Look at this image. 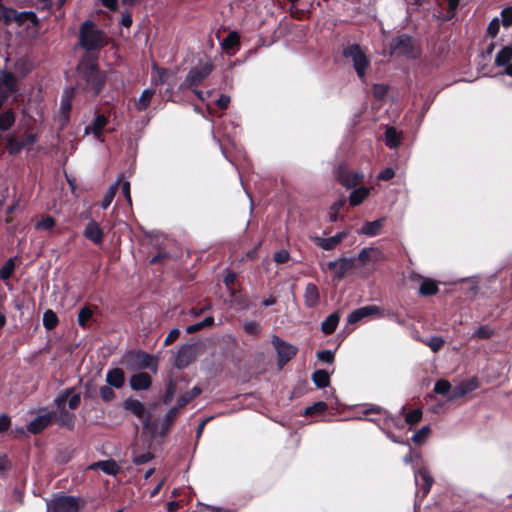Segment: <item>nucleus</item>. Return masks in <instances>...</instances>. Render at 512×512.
<instances>
[{
    "mask_svg": "<svg viewBox=\"0 0 512 512\" xmlns=\"http://www.w3.org/2000/svg\"><path fill=\"white\" fill-rule=\"evenodd\" d=\"M114 387L110 385H103L99 388V395L103 402L109 403L116 398V393L113 390Z\"/></svg>",
    "mask_w": 512,
    "mask_h": 512,
    "instance_id": "a19ab883",
    "label": "nucleus"
},
{
    "mask_svg": "<svg viewBox=\"0 0 512 512\" xmlns=\"http://www.w3.org/2000/svg\"><path fill=\"white\" fill-rule=\"evenodd\" d=\"M493 335L494 331L485 325L478 327V329L473 333V337L484 340L490 339Z\"/></svg>",
    "mask_w": 512,
    "mask_h": 512,
    "instance_id": "864d4df0",
    "label": "nucleus"
},
{
    "mask_svg": "<svg viewBox=\"0 0 512 512\" xmlns=\"http://www.w3.org/2000/svg\"><path fill=\"white\" fill-rule=\"evenodd\" d=\"M433 352L439 351L445 344V341L442 337L433 336L427 341L424 342Z\"/></svg>",
    "mask_w": 512,
    "mask_h": 512,
    "instance_id": "8fccbe9b",
    "label": "nucleus"
},
{
    "mask_svg": "<svg viewBox=\"0 0 512 512\" xmlns=\"http://www.w3.org/2000/svg\"><path fill=\"white\" fill-rule=\"evenodd\" d=\"M176 392H177V380L175 378L170 377L167 382L165 392L161 398V402L164 405L170 404L172 402Z\"/></svg>",
    "mask_w": 512,
    "mask_h": 512,
    "instance_id": "c756f323",
    "label": "nucleus"
},
{
    "mask_svg": "<svg viewBox=\"0 0 512 512\" xmlns=\"http://www.w3.org/2000/svg\"><path fill=\"white\" fill-rule=\"evenodd\" d=\"M74 92H72V88L70 91H66V95L62 97L61 100V110L63 114H69L72 109V98Z\"/></svg>",
    "mask_w": 512,
    "mask_h": 512,
    "instance_id": "09e8293b",
    "label": "nucleus"
},
{
    "mask_svg": "<svg viewBox=\"0 0 512 512\" xmlns=\"http://www.w3.org/2000/svg\"><path fill=\"white\" fill-rule=\"evenodd\" d=\"M355 261V258L340 257L337 260L328 262L327 267L330 271L334 272L333 279L339 281L346 276L348 271L355 267Z\"/></svg>",
    "mask_w": 512,
    "mask_h": 512,
    "instance_id": "9b49d317",
    "label": "nucleus"
},
{
    "mask_svg": "<svg viewBox=\"0 0 512 512\" xmlns=\"http://www.w3.org/2000/svg\"><path fill=\"white\" fill-rule=\"evenodd\" d=\"M15 114L10 109L0 114V131L9 130L15 123Z\"/></svg>",
    "mask_w": 512,
    "mask_h": 512,
    "instance_id": "e433bc0d",
    "label": "nucleus"
},
{
    "mask_svg": "<svg viewBox=\"0 0 512 512\" xmlns=\"http://www.w3.org/2000/svg\"><path fill=\"white\" fill-rule=\"evenodd\" d=\"M99 59H80L76 67V85L72 92H79L87 98L99 96L107 83V74L101 70Z\"/></svg>",
    "mask_w": 512,
    "mask_h": 512,
    "instance_id": "f257e3e1",
    "label": "nucleus"
},
{
    "mask_svg": "<svg viewBox=\"0 0 512 512\" xmlns=\"http://www.w3.org/2000/svg\"><path fill=\"white\" fill-rule=\"evenodd\" d=\"M391 48L398 54L412 59L419 56L414 39L407 34L395 37L391 42Z\"/></svg>",
    "mask_w": 512,
    "mask_h": 512,
    "instance_id": "1a4fd4ad",
    "label": "nucleus"
},
{
    "mask_svg": "<svg viewBox=\"0 0 512 512\" xmlns=\"http://www.w3.org/2000/svg\"><path fill=\"white\" fill-rule=\"evenodd\" d=\"M197 357L196 347L194 344L183 345L177 353L174 365L178 369H184L192 364Z\"/></svg>",
    "mask_w": 512,
    "mask_h": 512,
    "instance_id": "f8f14e48",
    "label": "nucleus"
},
{
    "mask_svg": "<svg viewBox=\"0 0 512 512\" xmlns=\"http://www.w3.org/2000/svg\"><path fill=\"white\" fill-rule=\"evenodd\" d=\"M240 46L239 34L235 31L230 32L222 41V47L224 50H234Z\"/></svg>",
    "mask_w": 512,
    "mask_h": 512,
    "instance_id": "473e14b6",
    "label": "nucleus"
},
{
    "mask_svg": "<svg viewBox=\"0 0 512 512\" xmlns=\"http://www.w3.org/2000/svg\"><path fill=\"white\" fill-rule=\"evenodd\" d=\"M237 281V274L235 272H228L223 279V283L225 284L227 290L230 292L231 296L235 295L234 285Z\"/></svg>",
    "mask_w": 512,
    "mask_h": 512,
    "instance_id": "49530a36",
    "label": "nucleus"
},
{
    "mask_svg": "<svg viewBox=\"0 0 512 512\" xmlns=\"http://www.w3.org/2000/svg\"><path fill=\"white\" fill-rule=\"evenodd\" d=\"M67 403H68V407L69 409L71 410H76L79 406H80V403H81V396L79 393H72L71 396L68 398L67 400Z\"/></svg>",
    "mask_w": 512,
    "mask_h": 512,
    "instance_id": "774afa93",
    "label": "nucleus"
},
{
    "mask_svg": "<svg viewBox=\"0 0 512 512\" xmlns=\"http://www.w3.org/2000/svg\"><path fill=\"white\" fill-rule=\"evenodd\" d=\"M169 258H170L169 253H167L165 251H160L150 259L149 263L152 265L161 264V263H164Z\"/></svg>",
    "mask_w": 512,
    "mask_h": 512,
    "instance_id": "338daca9",
    "label": "nucleus"
},
{
    "mask_svg": "<svg viewBox=\"0 0 512 512\" xmlns=\"http://www.w3.org/2000/svg\"><path fill=\"white\" fill-rule=\"evenodd\" d=\"M214 65L211 61L200 62L192 67L187 73L185 80L180 85L181 88L192 89L198 87L212 73Z\"/></svg>",
    "mask_w": 512,
    "mask_h": 512,
    "instance_id": "423d86ee",
    "label": "nucleus"
},
{
    "mask_svg": "<svg viewBox=\"0 0 512 512\" xmlns=\"http://www.w3.org/2000/svg\"><path fill=\"white\" fill-rule=\"evenodd\" d=\"M84 399H94L97 395V386L93 381H87L84 384Z\"/></svg>",
    "mask_w": 512,
    "mask_h": 512,
    "instance_id": "4d7b16f0",
    "label": "nucleus"
},
{
    "mask_svg": "<svg viewBox=\"0 0 512 512\" xmlns=\"http://www.w3.org/2000/svg\"><path fill=\"white\" fill-rule=\"evenodd\" d=\"M90 469H100L107 475L116 476L120 472V466L113 459L93 463Z\"/></svg>",
    "mask_w": 512,
    "mask_h": 512,
    "instance_id": "4be33fe9",
    "label": "nucleus"
},
{
    "mask_svg": "<svg viewBox=\"0 0 512 512\" xmlns=\"http://www.w3.org/2000/svg\"><path fill=\"white\" fill-rule=\"evenodd\" d=\"M94 315V311L89 305L83 306L79 312H78V324L82 328H87L88 322L91 320V318Z\"/></svg>",
    "mask_w": 512,
    "mask_h": 512,
    "instance_id": "72a5a7b5",
    "label": "nucleus"
},
{
    "mask_svg": "<svg viewBox=\"0 0 512 512\" xmlns=\"http://www.w3.org/2000/svg\"><path fill=\"white\" fill-rule=\"evenodd\" d=\"M129 384L133 391L148 390L152 386V377L147 372L139 371L130 377Z\"/></svg>",
    "mask_w": 512,
    "mask_h": 512,
    "instance_id": "f3484780",
    "label": "nucleus"
},
{
    "mask_svg": "<svg viewBox=\"0 0 512 512\" xmlns=\"http://www.w3.org/2000/svg\"><path fill=\"white\" fill-rule=\"evenodd\" d=\"M80 498L59 494L47 502L48 512H79Z\"/></svg>",
    "mask_w": 512,
    "mask_h": 512,
    "instance_id": "0eeeda50",
    "label": "nucleus"
},
{
    "mask_svg": "<svg viewBox=\"0 0 512 512\" xmlns=\"http://www.w3.org/2000/svg\"><path fill=\"white\" fill-rule=\"evenodd\" d=\"M385 221L386 218L382 217L371 222H366L359 230V234H363L369 237L377 236L380 234L381 229L385 224Z\"/></svg>",
    "mask_w": 512,
    "mask_h": 512,
    "instance_id": "412c9836",
    "label": "nucleus"
},
{
    "mask_svg": "<svg viewBox=\"0 0 512 512\" xmlns=\"http://www.w3.org/2000/svg\"><path fill=\"white\" fill-rule=\"evenodd\" d=\"M15 21L19 24H23L25 21H31L32 23H38V17L33 11H24L17 14Z\"/></svg>",
    "mask_w": 512,
    "mask_h": 512,
    "instance_id": "de8ad7c7",
    "label": "nucleus"
},
{
    "mask_svg": "<svg viewBox=\"0 0 512 512\" xmlns=\"http://www.w3.org/2000/svg\"><path fill=\"white\" fill-rule=\"evenodd\" d=\"M312 380L318 388H325L330 384V375L326 370L319 369L312 374Z\"/></svg>",
    "mask_w": 512,
    "mask_h": 512,
    "instance_id": "2f4dec72",
    "label": "nucleus"
},
{
    "mask_svg": "<svg viewBox=\"0 0 512 512\" xmlns=\"http://www.w3.org/2000/svg\"><path fill=\"white\" fill-rule=\"evenodd\" d=\"M53 418V412L39 415L27 425V430L34 435L40 434L53 423Z\"/></svg>",
    "mask_w": 512,
    "mask_h": 512,
    "instance_id": "dca6fc26",
    "label": "nucleus"
},
{
    "mask_svg": "<svg viewBox=\"0 0 512 512\" xmlns=\"http://www.w3.org/2000/svg\"><path fill=\"white\" fill-rule=\"evenodd\" d=\"M328 409V405L323 401H318L312 404L311 406H308L304 410L305 416H313L316 414H322Z\"/></svg>",
    "mask_w": 512,
    "mask_h": 512,
    "instance_id": "ea45409f",
    "label": "nucleus"
},
{
    "mask_svg": "<svg viewBox=\"0 0 512 512\" xmlns=\"http://www.w3.org/2000/svg\"><path fill=\"white\" fill-rule=\"evenodd\" d=\"M512 60V44L504 46L495 57V65L497 67H506Z\"/></svg>",
    "mask_w": 512,
    "mask_h": 512,
    "instance_id": "bb28decb",
    "label": "nucleus"
},
{
    "mask_svg": "<svg viewBox=\"0 0 512 512\" xmlns=\"http://www.w3.org/2000/svg\"><path fill=\"white\" fill-rule=\"evenodd\" d=\"M336 177L342 186L351 189L360 184L364 176L362 173L350 170L347 165L340 164L336 170Z\"/></svg>",
    "mask_w": 512,
    "mask_h": 512,
    "instance_id": "9d476101",
    "label": "nucleus"
},
{
    "mask_svg": "<svg viewBox=\"0 0 512 512\" xmlns=\"http://www.w3.org/2000/svg\"><path fill=\"white\" fill-rule=\"evenodd\" d=\"M348 234V231H341L336 235L328 238L315 236L313 238V242L316 246L322 248L323 250L331 251L335 249L344 239H346Z\"/></svg>",
    "mask_w": 512,
    "mask_h": 512,
    "instance_id": "ddd939ff",
    "label": "nucleus"
},
{
    "mask_svg": "<svg viewBox=\"0 0 512 512\" xmlns=\"http://www.w3.org/2000/svg\"><path fill=\"white\" fill-rule=\"evenodd\" d=\"M117 189H118V183H115L110 186V188L108 189V191L106 192V194L104 195V197L101 201V207L103 209H107L110 206L111 202L113 201V199L115 197Z\"/></svg>",
    "mask_w": 512,
    "mask_h": 512,
    "instance_id": "a18cd8bd",
    "label": "nucleus"
},
{
    "mask_svg": "<svg viewBox=\"0 0 512 512\" xmlns=\"http://www.w3.org/2000/svg\"><path fill=\"white\" fill-rule=\"evenodd\" d=\"M439 292L438 283L430 278H425L420 287H419V294L421 296H434Z\"/></svg>",
    "mask_w": 512,
    "mask_h": 512,
    "instance_id": "cd10ccee",
    "label": "nucleus"
},
{
    "mask_svg": "<svg viewBox=\"0 0 512 512\" xmlns=\"http://www.w3.org/2000/svg\"><path fill=\"white\" fill-rule=\"evenodd\" d=\"M451 389L452 386L448 380L440 379L435 383L433 391L439 395H447L451 392Z\"/></svg>",
    "mask_w": 512,
    "mask_h": 512,
    "instance_id": "c03bdc74",
    "label": "nucleus"
},
{
    "mask_svg": "<svg viewBox=\"0 0 512 512\" xmlns=\"http://www.w3.org/2000/svg\"><path fill=\"white\" fill-rule=\"evenodd\" d=\"M429 433H430L429 426H423L416 433H414V435L412 436V441L415 444L420 445V444H422L426 440V438L429 435Z\"/></svg>",
    "mask_w": 512,
    "mask_h": 512,
    "instance_id": "603ef678",
    "label": "nucleus"
},
{
    "mask_svg": "<svg viewBox=\"0 0 512 512\" xmlns=\"http://www.w3.org/2000/svg\"><path fill=\"white\" fill-rule=\"evenodd\" d=\"M108 36L92 20H85L79 28L78 42L84 50L81 59H99L101 50L108 45Z\"/></svg>",
    "mask_w": 512,
    "mask_h": 512,
    "instance_id": "f03ea898",
    "label": "nucleus"
},
{
    "mask_svg": "<svg viewBox=\"0 0 512 512\" xmlns=\"http://www.w3.org/2000/svg\"><path fill=\"white\" fill-rule=\"evenodd\" d=\"M343 56L352 60L357 76L359 79L365 80L366 70L370 66V60L362 51L361 46L356 43L348 45L343 50Z\"/></svg>",
    "mask_w": 512,
    "mask_h": 512,
    "instance_id": "39448f33",
    "label": "nucleus"
},
{
    "mask_svg": "<svg viewBox=\"0 0 512 512\" xmlns=\"http://www.w3.org/2000/svg\"><path fill=\"white\" fill-rule=\"evenodd\" d=\"M419 479L422 481L421 490H422L423 496H426L431 490V487L434 483V479L431 476L428 469H426V468L419 469L417 471V473L415 474L416 483H418Z\"/></svg>",
    "mask_w": 512,
    "mask_h": 512,
    "instance_id": "5701e85b",
    "label": "nucleus"
},
{
    "mask_svg": "<svg viewBox=\"0 0 512 512\" xmlns=\"http://www.w3.org/2000/svg\"><path fill=\"white\" fill-rule=\"evenodd\" d=\"M317 358L323 363L331 364L335 359V355L331 350H323L318 352Z\"/></svg>",
    "mask_w": 512,
    "mask_h": 512,
    "instance_id": "e2e57ef3",
    "label": "nucleus"
},
{
    "mask_svg": "<svg viewBox=\"0 0 512 512\" xmlns=\"http://www.w3.org/2000/svg\"><path fill=\"white\" fill-rule=\"evenodd\" d=\"M376 252L379 257L376 260L382 259L383 253L379 249L374 248H363L358 254V260L363 264H366L371 259V253Z\"/></svg>",
    "mask_w": 512,
    "mask_h": 512,
    "instance_id": "37998d69",
    "label": "nucleus"
},
{
    "mask_svg": "<svg viewBox=\"0 0 512 512\" xmlns=\"http://www.w3.org/2000/svg\"><path fill=\"white\" fill-rule=\"evenodd\" d=\"M358 311L361 312L363 319L366 317H369L372 315H378L381 313L380 307H378L376 305L363 306V307L358 308Z\"/></svg>",
    "mask_w": 512,
    "mask_h": 512,
    "instance_id": "13d9d810",
    "label": "nucleus"
},
{
    "mask_svg": "<svg viewBox=\"0 0 512 512\" xmlns=\"http://www.w3.org/2000/svg\"><path fill=\"white\" fill-rule=\"evenodd\" d=\"M7 144L11 155H17L25 148L23 141L16 137L8 138Z\"/></svg>",
    "mask_w": 512,
    "mask_h": 512,
    "instance_id": "79ce46f5",
    "label": "nucleus"
},
{
    "mask_svg": "<svg viewBox=\"0 0 512 512\" xmlns=\"http://www.w3.org/2000/svg\"><path fill=\"white\" fill-rule=\"evenodd\" d=\"M2 84L6 87L8 93H16L18 91L17 78L12 72H4Z\"/></svg>",
    "mask_w": 512,
    "mask_h": 512,
    "instance_id": "c9c22d12",
    "label": "nucleus"
},
{
    "mask_svg": "<svg viewBox=\"0 0 512 512\" xmlns=\"http://www.w3.org/2000/svg\"><path fill=\"white\" fill-rule=\"evenodd\" d=\"M385 144L390 149H395L401 144V134L396 128L390 126L385 131Z\"/></svg>",
    "mask_w": 512,
    "mask_h": 512,
    "instance_id": "c85d7f7f",
    "label": "nucleus"
},
{
    "mask_svg": "<svg viewBox=\"0 0 512 512\" xmlns=\"http://www.w3.org/2000/svg\"><path fill=\"white\" fill-rule=\"evenodd\" d=\"M83 236L95 245H101L104 240L103 229L94 219H91L85 226Z\"/></svg>",
    "mask_w": 512,
    "mask_h": 512,
    "instance_id": "4468645a",
    "label": "nucleus"
},
{
    "mask_svg": "<svg viewBox=\"0 0 512 512\" xmlns=\"http://www.w3.org/2000/svg\"><path fill=\"white\" fill-rule=\"evenodd\" d=\"M501 22L504 27H509L512 24V6L505 7L501 11Z\"/></svg>",
    "mask_w": 512,
    "mask_h": 512,
    "instance_id": "bf43d9fd",
    "label": "nucleus"
},
{
    "mask_svg": "<svg viewBox=\"0 0 512 512\" xmlns=\"http://www.w3.org/2000/svg\"><path fill=\"white\" fill-rule=\"evenodd\" d=\"M153 95H154V91L153 90L145 89L142 92L138 102L136 103V108L139 111L146 110L150 106V103H151Z\"/></svg>",
    "mask_w": 512,
    "mask_h": 512,
    "instance_id": "4c0bfd02",
    "label": "nucleus"
},
{
    "mask_svg": "<svg viewBox=\"0 0 512 512\" xmlns=\"http://www.w3.org/2000/svg\"><path fill=\"white\" fill-rule=\"evenodd\" d=\"M58 323H59L58 316L56 315V313L53 310L48 309L44 312L43 326L45 327L46 330L50 331V330L55 329L57 327Z\"/></svg>",
    "mask_w": 512,
    "mask_h": 512,
    "instance_id": "f704fd0d",
    "label": "nucleus"
},
{
    "mask_svg": "<svg viewBox=\"0 0 512 512\" xmlns=\"http://www.w3.org/2000/svg\"><path fill=\"white\" fill-rule=\"evenodd\" d=\"M73 392L74 388H66L54 399L53 404L58 412L67 410L66 403Z\"/></svg>",
    "mask_w": 512,
    "mask_h": 512,
    "instance_id": "7c9ffc66",
    "label": "nucleus"
},
{
    "mask_svg": "<svg viewBox=\"0 0 512 512\" xmlns=\"http://www.w3.org/2000/svg\"><path fill=\"white\" fill-rule=\"evenodd\" d=\"M178 415H179L178 408L172 407L171 409H169V411L166 413V415L164 417L163 423L161 425V429L158 433L160 436L163 437L169 432L170 428L174 424Z\"/></svg>",
    "mask_w": 512,
    "mask_h": 512,
    "instance_id": "393cba45",
    "label": "nucleus"
},
{
    "mask_svg": "<svg viewBox=\"0 0 512 512\" xmlns=\"http://www.w3.org/2000/svg\"><path fill=\"white\" fill-rule=\"evenodd\" d=\"M122 364L130 371H143L148 369L153 373H157L159 359L157 356L143 350H130L123 355Z\"/></svg>",
    "mask_w": 512,
    "mask_h": 512,
    "instance_id": "7ed1b4c3",
    "label": "nucleus"
},
{
    "mask_svg": "<svg viewBox=\"0 0 512 512\" xmlns=\"http://www.w3.org/2000/svg\"><path fill=\"white\" fill-rule=\"evenodd\" d=\"M53 422L60 427L73 431L76 423V415L68 410L61 411L58 412L57 415H54Z\"/></svg>",
    "mask_w": 512,
    "mask_h": 512,
    "instance_id": "6ab92c4d",
    "label": "nucleus"
},
{
    "mask_svg": "<svg viewBox=\"0 0 512 512\" xmlns=\"http://www.w3.org/2000/svg\"><path fill=\"white\" fill-rule=\"evenodd\" d=\"M15 258H9L4 265L0 268V279L8 280L15 270Z\"/></svg>",
    "mask_w": 512,
    "mask_h": 512,
    "instance_id": "58836bf2",
    "label": "nucleus"
},
{
    "mask_svg": "<svg viewBox=\"0 0 512 512\" xmlns=\"http://www.w3.org/2000/svg\"><path fill=\"white\" fill-rule=\"evenodd\" d=\"M304 303L308 308H315L320 303V293L318 287L314 283H308L304 292Z\"/></svg>",
    "mask_w": 512,
    "mask_h": 512,
    "instance_id": "a211bd4d",
    "label": "nucleus"
},
{
    "mask_svg": "<svg viewBox=\"0 0 512 512\" xmlns=\"http://www.w3.org/2000/svg\"><path fill=\"white\" fill-rule=\"evenodd\" d=\"M243 329L246 334L251 336H258L261 331V327L256 321L245 322Z\"/></svg>",
    "mask_w": 512,
    "mask_h": 512,
    "instance_id": "6e6d98bb",
    "label": "nucleus"
},
{
    "mask_svg": "<svg viewBox=\"0 0 512 512\" xmlns=\"http://www.w3.org/2000/svg\"><path fill=\"white\" fill-rule=\"evenodd\" d=\"M123 408L136 416L143 427L147 429L151 434L157 433V424L152 422V413L145 407V405L133 398H127L123 402Z\"/></svg>",
    "mask_w": 512,
    "mask_h": 512,
    "instance_id": "20e7f679",
    "label": "nucleus"
},
{
    "mask_svg": "<svg viewBox=\"0 0 512 512\" xmlns=\"http://www.w3.org/2000/svg\"><path fill=\"white\" fill-rule=\"evenodd\" d=\"M154 458L153 453L151 452H145L139 455H134L132 461L135 465H142L149 461H151Z\"/></svg>",
    "mask_w": 512,
    "mask_h": 512,
    "instance_id": "052dcab7",
    "label": "nucleus"
},
{
    "mask_svg": "<svg viewBox=\"0 0 512 512\" xmlns=\"http://www.w3.org/2000/svg\"><path fill=\"white\" fill-rule=\"evenodd\" d=\"M463 390L466 391V395L470 392L475 391L480 386V382L477 377H472L466 381L460 383Z\"/></svg>",
    "mask_w": 512,
    "mask_h": 512,
    "instance_id": "5fc2aeb1",
    "label": "nucleus"
},
{
    "mask_svg": "<svg viewBox=\"0 0 512 512\" xmlns=\"http://www.w3.org/2000/svg\"><path fill=\"white\" fill-rule=\"evenodd\" d=\"M340 321V313L339 311L331 313L322 323H321V331L325 335L333 334L339 324Z\"/></svg>",
    "mask_w": 512,
    "mask_h": 512,
    "instance_id": "b1692460",
    "label": "nucleus"
},
{
    "mask_svg": "<svg viewBox=\"0 0 512 512\" xmlns=\"http://www.w3.org/2000/svg\"><path fill=\"white\" fill-rule=\"evenodd\" d=\"M370 195V189L367 187H359L354 189L349 196V204L353 207L360 205Z\"/></svg>",
    "mask_w": 512,
    "mask_h": 512,
    "instance_id": "a878e982",
    "label": "nucleus"
},
{
    "mask_svg": "<svg viewBox=\"0 0 512 512\" xmlns=\"http://www.w3.org/2000/svg\"><path fill=\"white\" fill-rule=\"evenodd\" d=\"M56 221L51 216H46L37 223V228L51 230L55 227Z\"/></svg>",
    "mask_w": 512,
    "mask_h": 512,
    "instance_id": "680f3d73",
    "label": "nucleus"
},
{
    "mask_svg": "<svg viewBox=\"0 0 512 512\" xmlns=\"http://www.w3.org/2000/svg\"><path fill=\"white\" fill-rule=\"evenodd\" d=\"M109 122V114L96 113V116L92 123L85 128V134H93L97 139H101L104 134V128Z\"/></svg>",
    "mask_w": 512,
    "mask_h": 512,
    "instance_id": "2eb2a0df",
    "label": "nucleus"
},
{
    "mask_svg": "<svg viewBox=\"0 0 512 512\" xmlns=\"http://www.w3.org/2000/svg\"><path fill=\"white\" fill-rule=\"evenodd\" d=\"M272 344L277 351V365L282 369L298 352L297 347L285 342L276 335L272 337Z\"/></svg>",
    "mask_w": 512,
    "mask_h": 512,
    "instance_id": "6e6552de",
    "label": "nucleus"
},
{
    "mask_svg": "<svg viewBox=\"0 0 512 512\" xmlns=\"http://www.w3.org/2000/svg\"><path fill=\"white\" fill-rule=\"evenodd\" d=\"M0 14L1 19H4L5 24H9L11 21L15 20V17H17L18 12L12 8H4L3 12Z\"/></svg>",
    "mask_w": 512,
    "mask_h": 512,
    "instance_id": "69168bd1",
    "label": "nucleus"
},
{
    "mask_svg": "<svg viewBox=\"0 0 512 512\" xmlns=\"http://www.w3.org/2000/svg\"><path fill=\"white\" fill-rule=\"evenodd\" d=\"M106 382L108 385L120 389L125 383V373L121 368L109 369L106 373Z\"/></svg>",
    "mask_w": 512,
    "mask_h": 512,
    "instance_id": "aec40b11",
    "label": "nucleus"
},
{
    "mask_svg": "<svg viewBox=\"0 0 512 512\" xmlns=\"http://www.w3.org/2000/svg\"><path fill=\"white\" fill-rule=\"evenodd\" d=\"M273 259L277 264H284L289 261L290 254L287 250L282 249L274 253Z\"/></svg>",
    "mask_w": 512,
    "mask_h": 512,
    "instance_id": "0e129e2a",
    "label": "nucleus"
},
{
    "mask_svg": "<svg viewBox=\"0 0 512 512\" xmlns=\"http://www.w3.org/2000/svg\"><path fill=\"white\" fill-rule=\"evenodd\" d=\"M422 419V410L414 409L405 415V422L409 425H416Z\"/></svg>",
    "mask_w": 512,
    "mask_h": 512,
    "instance_id": "3c124183",
    "label": "nucleus"
}]
</instances>
